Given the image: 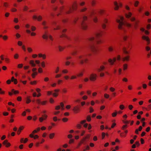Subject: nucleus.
<instances>
[{
	"instance_id": "47",
	"label": "nucleus",
	"mask_w": 151,
	"mask_h": 151,
	"mask_svg": "<svg viewBox=\"0 0 151 151\" xmlns=\"http://www.w3.org/2000/svg\"><path fill=\"white\" fill-rule=\"evenodd\" d=\"M128 107L129 109L130 110H131L133 108V106L131 105H129Z\"/></svg>"
},
{
	"instance_id": "11",
	"label": "nucleus",
	"mask_w": 151,
	"mask_h": 151,
	"mask_svg": "<svg viewBox=\"0 0 151 151\" xmlns=\"http://www.w3.org/2000/svg\"><path fill=\"white\" fill-rule=\"evenodd\" d=\"M73 110L75 113H77L80 111V108L77 106H76L74 107Z\"/></svg>"
},
{
	"instance_id": "4",
	"label": "nucleus",
	"mask_w": 151,
	"mask_h": 151,
	"mask_svg": "<svg viewBox=\"0 0 151 151\" xmlns=\"http://www.w3.org/2000/svg\"><path fill=\"white\" fill-rule=\"evenodd\" d=\"M132 14L131 13L129 12L128 14H127L125 15L127 18L129 19L130 20L134 22V28L136 29L138 25V24L139 21V20L136 19V18L133 17H132Z\"/></svg>"
},
{
	"instance_id": "59",
	"label": "nucleus",
	"mask_w": 151,
	"mask_h": 151,
	"mask_svg": "<svg viewBox=\"0 0 151 151\" xmlns=\"http://www.w3.org/2000/svg\"><path fill=\"white\" fill-rule=\"evenodd\" d=\"M49 79L48 77H45L44 78V81L45 82H47L48 81Z\"/></svg>"
},
{
	"instance_id": "9",
	"label": "nucleus",
	"mask_w": 151,
	"mask_h": 151,
	"mask_svg": "<svg viewBox=\"0 0 151 151\" xmlns=\"http://www.w3.org/2000/svg\"><path fill=\"white\" fill-rule=\"evenodd\" d=\"M142 39L146 40L147 42V44H149L150 43V40L148 37L143 35L142 37Z\"/></svg>"
},
{
	"instance_id": "2",
	"label": "nucleus",
	"mask_w": 151,
	"mask_h": 151,
	"mask_svg": "<svg viewBox=\"0 0 151 151\" xmlns=\"http://www.w3.org/2000/svg\"><path fill=\"white\" fill-rule=\"evenodd\" d=\"M124 18L121 17H120V20L116 19V22L119 23L118 26V28L121 30H123L124 32L125 31L124 27L127 26L129 27H131L132 25L131 24L128 23L126 22L123 21Z\"/></svg>"
},
{
	"instance_id": "3",
	"label": "nucleus",
	"mask_w": 151,
	"mask_h": 151,
	"mask_svg": "<svg viewBox=\"0 0 151 151\" xmlns=\"http://www.w3.org/2000/svg\"><path fill=\"white\" fill-rule=\"evenodd\" d=\"M77 4L76 2L74 3L72 8L70 7H68L66 8H64L63 6L61 7L59 10L60 12H61L63 10H64L66 14H69L73 10H75L77 9Z\"/></svg>"
},
{
	"instance_id": "64",
	"label": "nucleus",
	"mask_w": 151,
	"mask_h": 151,
	"mask_svg": "<svg viewBox=\"0 0 151 151\" xmlns=\"http://www.w3.org/2000/svg\"><path fill=\"white\" fill-rule=\"evenodd\" d=\"M150 129V127H147L146 129V131L147 132H149Z\"/></svg>"
},
{
	"instance_id": "32",
	"label": "nucleus",
	"mask_w": 151,
	"mask_h": 151,
	"mask_svg": "<svg viewBox=\"0 0 151 151\" xmlns=\"http://www.w3.org/2000/svg\"><path fill=\"white\" fill-rule=\"evenodd\" d=\"M18 45L19 46H21L22 45V42L19 41L18 42Z\"/></svg>"
},
{
	"instance_id": "7",
	"label": "nucleus",
	"mask_w": 151,
	"mask_h": 151,
	"mask_svg": "<svg viewBox=\"0 0 151 151\" xmlns=\"http://www.w3.org/2000/svg\"><path fill=\"white\" fill-rule=\"evenodd\" d=\"M66 29H63L62 31L61 32L62 35H60V37H65L68 40H70V37H67L65 35L64 33L66 31Z\"/></svg>"
},
{
	"instance_id": "49",
	"label": "nucleus",
	"mask_w": 151,
	"mask_h": 151,
	"mask_svg": "<svg viewBox=\"0 0 151 151\" xmlns=\"http://www.w3.org/2000/svg\"><path fill=\"white\" fill-rule=\"evenodd\" d=\"M38 71V72L40 73H42V69L41 68H39Z\"/></svg>"
},
{
	"instance_id": "30",
	"label": "nucleus",
	"mask_w": 151,
	"mask_h": 151,
	"mask_svg": "<svg viewBox=\"0 0 151 151\" xmlns=\"http://www.w3.org/2000/svg\"><path fill=\"white\" fill-rule=\"evenodd\" d=\"M148 108H145V109L147 110H149L150 109H151V104H150L148 105Z\"/></svg>"
},
{
	"instance_id": "25",
	"label": "nucleus",
	"mask_w": 151,
	"mask_h": 151,
	"mask_svg": "<svg viewBox=\"0 0 151 151\" xmlns=\"http://www.w3.org/2000/svg\"><path fill=\"white\" fill-rule=\"evenodd\" d=\"M123 70H125L127 68V64H124L123 65Z\"/></svg>"
},
{
	"instance_id": "34",
	"label": "nucleus",
	"mask_w": 151,
	"mask_h": 151,
	"mask_svg": "<svg viewBox=\"0 0 151 151\" xmlns=\"http://www.w3.org/2000/svg\"><path fill=\"white\" fill-rule=\"evenodd\" d=\"M19 57V55L17 54H15L14 56V58L15 59H17Z\"/></svg>"
},
{
	"instance_id": "53",
	"label": "nucleus",
	"mask_w": 151,
	"mask_h": 151,
	"mask_svg": "<svg viewBox=\"0 0 151 151\" xmlns=\"http://www.w3.org/2000/svg\"><path fill=\"white\" fill-rule=\"evenodd\" d=\"M102 27L104 29H105L106 27V25L105 24H103L102 25Z\"/></svg>"
},
{
	"instance_id": "10",
	"label": "nucleus",
	"mask_w": 151,
	"mask_h": 151,
	"mask_svg": "<svg viewBox=\"0 0 151 151\" xmlns=\"http://www.w3.org/2000/svg\"><path fill=\"white\" fill-rule=\"evenodd\" d=\"M116 58H114L113 60L111 59H109L108 60V62L110 63L111 65H113L114 62L116 61Z\"/></svg>"
},
{
	"instance_id": "50",
	"label": "nucleus",
	"mask_w": 151,
	"mask_h": 151,
	"mask_svg": "<svg viewBox=\"0 0 151 151\" xmlns=\"http://www.w3.org/2000/svg\"><path fill=\"white\" fill-rule=\"evenodd\" d=\"M139 2L138 1H135V3L134 4V6H137L138 4H139Z\"/></svg>"
},
{
	"instance_id": "36",
	"label": "nucleus",
	"mask_w": 151,
	"mask_h": 151,
	"mask_svg": "<svg viewBox=\"0 0 151 151\" xmlns=\"http://www.w3.org/2000/svg\"><path fill=\"white\" fill-rule=\"evenodd\" d=\"M98 12H99L100 14H102L104 12V11L102 10H100L98 11Z\"/></svg>"
},
{
	"instance_id": "42",
	"label": "nucleus",
	"mask_w": 151,
	"mask_h": 151,
	"mask_svg": "<svg viewBox=\"0 0 151 151\" xmlns=\"http://www.w3.org/2000/svg\"><path fill=\"white\" fill-rule=\"evenodd\" d=\"M93 109L91 107H90V113H92V112H93Z\"/></svg>"
},
{
	"instance_id": "57",
	"label": "nucleus",
	"mask_w": 151,
	"mask_h": 151,
	"mask_svg": "<svg viewBox=\"0 0 151 151\" xmlns=\"http://www.w3.org/2000/svg\"><path fill=\"white\" fill-rule=\"evenodd\" d=\"M93 20L95 22H96L97 21V17H95L93 19Z\"/></svg>"
},
{
	"instance_id": "15",
	"label": "nucleus",
	"mask_w": 151,
	"mask_h": 151,
	"mask_svg": "<svg viewBox=\"0 0 151 151\" xmlns=\"http://www.w3.org/2000/svg\"><path fill=\"white\" fill-rule=\"evenodd\" d=\"M3 144L6 145V147H9L10 145V144L8 142V141L7 140H4L3 142Z\"/></svg>"
},
{
	"instance_id": "51",
	"label": "nucleus",
	"mask_w": 151,
	"mask_h": 151,
	"mask_svg": "<svg viewBox=\"0 0 151 151\" xmlns=\"http://www.w3.org/2000/svg\"><path fill=\"white\" fill-rule=\"evenodd\" d=\"M77 78V77L76 76H73L71 77V79H76Z\"/></svg>"
},
{
	"instance_id": "44",
	"label": "nucleus",
	"mask_w": 151,
	"mask_h": 151,
	"mask_svg": "<svg viewBox=\"0 0 151 151\" xmlns=\"http://www.w3.org/2000/svg\"><path fill=\"white\" fill-rule=\"evenodd\" d=\"M150 27H151L150 25V24H149L147 25L146 28L147 29H150Z\"/></svg>"
},
{
	"instance_id": "19",
	"label": "nucleus",
	"mask_w": 151,
	"mask_h": 151,
	"mask_svg": "<svg viewBox=\"0 0 151 151\" xmlns=\"http://www.w3.org/2000/svg\"><path fill=\"white\" fill-rule=\"evenodd\" d=\"M24 127L23 126H21L19 128V130L17 131V134H19L21 131L23 129Z\"/></svg>"
},
{
	"instance_id": "41",
	"label": "nucleus",
	"mask_w": 151,
	"mask_h": 151,
	"mask_svg": "<svg viewBox=\"0 0 151 151\" xmlns=\"http://www.w3.org/2000/svg\"><path fill=\"white\" fill-rule=\"evenodd\" d=\"M3 38L4 40H6L8 38V37L6 35L4 36L3 37Z\"/></svg>"
},
{
	"instance_id": "46",
	"label": "nucleus",
	"mask_w": 151,
	"mask_h": 151,
	"mask_svg": "<svg viewBox=\"0 0 151 151\" xmlns=\"http://www.w3.org/2000/svg\"><path fill=\"white\" fill-rule=\"evenodd\" d=\"M115 90V89L113 87H111L110 88V90L111 92H114Z\"/></svg>"
},
{
	"instance_id": "31",
	"label": "nucleus",
	"mask_w": 151,
	"mask_h": 151,
	"mask_svg": "<svg viewBox=\"0 0 151 151\" xmlns=\"http://www.w3.org/2000/svg\"><path fill=\"white\" fill-rule=\"evenodd\" d=\"M128 37V36L127 35H124L123 39L124 40H127Z\"/></svg>"
},
{
	"instance_id": "14",
	"label": "nucleus",
	"mask_w": 151,
	"mask_h": 151,
	"mask_svg": "<svg viewBox=\"0 0 151 151\" xmlns=\"http://www.w3.org/2000/svg\"><path fill=\"white\" fill-rule=\"evenodd\" d=\"M43 117H40L39 119V121L40 122H42L44 119H45L47 117V116L45 114L43 115Z\"/></svg>"
},
{
	"instance_id": "61",
	"label": "nucleus",
	"mask_w": 151,
	"mask_h": 151,
	"mask_svg": "<svg viewBox=\"0 0 151 151\" xmlns=\"http://www.w3.org/2000/svg\"><path fill=\"white\" fill-rule=\"evenodd\" d=\"M37 131L36 130H34L32 132V134H33L34 135V134L35 133H37Z\"/></svg>"
},
{
	"instance_id": "6",
	"label": "nucleus",
	"mask_w": 151,
	"mask_h": 151,
	"mask_svg": "<svg viewBox=\"0 0 151 151\" xmlns=\"http://www.w3.org/2000/svg\"><path fill=\"white\" fill-rule=\"evenodd\" d=\"M87 55L84 54L79 56L78 57V60L81 64H83L84 62L86 63L88 59L86 58Z\"/></svg>"
},
{
	"instance_id": "63",
	"label": "nucleus",
	"mask_w": 151,
	"mask_h": 151,
	"mask_svg": "<svg viewBox=\"0 0 151 151\" xmlns=\"http://www.w3.org/2000/svg\"><path fill=\"white\" fill-rule=\"evenodd\" d=\"M82 98L83 100H85L87 99V97L86 96H84Z\"/></svg>"
},
{
	"instance_id": "20",
	"label": "nucleus",
	"mask_w": 151,
	"mask_h": 151,
	"mask_svg": "<svg viewBox=\"0 0 151 151\" xmlns=\"http://www.w3.org/2000/svg\"><path fill=\"white\" fill-rule=\"evenodd\" d=\"M29 63L32 67L35 66L36 65L34 63V61L32 60H30L29 62Z\"/></svg>"
},
{
	"instance_id": "17",
	"label": "nucleus",
	"mask_w": 151,
	"mask_h": 151,
	"mask_svg": "<svg viewBox=\"0 0 151 151\" xmlns=\"http://www.w3.org/2000/svg\"><path fill=\"white\" fill-rule=\"evenodd\" d=\"M105 67L104 66H101L100 68H97L96 69V70L98 72H99L102 70H104Z\"/></svg>"
},
{
	"instance_id": "26",
	"label": "nucleus",
	"mask_w": 151,
	"mask_h": 151,
	"mask_svg": "<svg viewBox=\"0 0 151 151\" xmlns=\"http://www.w3.org/2000/svg\"><path fill=\"white\" fill-rule=\"evenodd\" d=\"M108 50L110 52H111L114 50V49L113 47L110 46L108 47Z\"/></svg>"
},
{
	"instance_id": "24",
	"label": "nucleus",
	"mask_w": 151,
	"mask_h": 151,
	"mask_svg": "<svg viewBox=\"0 0 151 151\" xmlns=\"http://www.w3.org/2000/svg\"><path fill=\"white\" fill-rule=\"evenodd\" d=\"M48 37V36L47 35L46 33L44 35L42 36V37L44 39H47Z\"/></svg>"
},
{
	"instance_id": "13",
	"label": "nucleus",
	"mask_w": 151,
	"mask_h": 151,
	"mask_svg": "<svg viewBox=\"0 0 151 151\" xmlns=\"http://www.w3.org/2000/svg\"><path fill=\"white\" fill-rule=\"evenodd\" d=\"M129 55H127L123 57L122 59L123 61H127L129 60Z\"/></svg>"
},
{
	"instance_id": "35",
	"label": "nucleus",
	"mask_w": 151,
	"mask_h": 151,
	"mask_svg": "<svg viewBox=\"0 0 151 151\" xmlns=\"http://www.w3.org/2000/svg\"><path fill=\"white\" fill-rule=\"evenodd\" d=\"M31 101V100L29 98H27L26 99V103H29Z\"/></svg>"
},
{
	"instance_id": "62",
	"label": "nucleus",
	"mask_w": 151,
	"mask_h": 151,
	"mask_svg": "<svg viewBox=\"0 0 151 151\" xmlns=\"http://www.w3.org/2000/svg\"><path fill=\"white\" fill-rule=\"evenodd\" d=\"M53 120L54 121H56L58 120V119L56 116H55L53 118Z\"/></svg>"
},
{
	"instance_id": "21",
	"label": "nucleus",
	"mask_w": 151,
	"mask_h": 151,
	"mask_svg": "<svg viewBox=\"0 0 151 151\" xmlns=\"http://www.w3.org/2000/svg\"><path fill=\"white\" fill-rule=\"evenodd\" d=\"M87 9V8H86V7H83L82 8L80 12H85L86 11Z\"/></svg>"
},
{
	"instance_id": "18",
	"label": "nucleus",
	"mask_w": 151,
	"mask_h": 151,
	"mask_svg": "<svg viewBox=\"0 0 151 151\" xmlns=\"http://www.w3.org/2000/svg\"><path fill=\"white\" fill-rule=\"evenodd\" d=\"M29 137L31 138H34L35 139L39 138V136L37 135H35V136H34L33 134H30L29 135Z\"/></svg>"
},
{
	"instance_id": "56",
	"label": "nucleus",
	"mask_w": 151,
	"mask_h": 151,
	"mask_svg": "<svg viewBox=\"0 0 151 151\" xmlns=\"http://www.w3.org/2000/svg\"><path fill=\"white\" fill-rule=\"evenodd\" d=\"M36 29V28L34 27V26H32V28H31V30L32 31H34Z\"/></svg>"
},
{
	"instance_id": "29",
	"label": "nucleus",
	"mask_w": 151,
	"mask_h": 151,
	"mask_svg": "<svg viewBox=\"0 0 151 151\" xmlns=\"http://www.w3.org/2000/svg\"><path fill=\"white\" fill-rule=\"evenodd\" d=\"M58 48H59V50L60 51H62L64 49V48L63 47H62L60 46H58Z\"/></svg>"
},
{
	"instance_id": "54",
	"label": "nucleus",
	"mask_w": 151,
	"mask_h": 151,
	"mask_svg": "<svg viewBox=\"0 0 151 151\" xmlns=\"http://www.w3.org/2000/svg\"><path fill=\"white\" fill-rule=\"evenodd\" d=\"M23 65L22 64H19L18 65V68H21L22 67Z\"/></svg>"
},
{
	"instance_id": "43",
	"label": "nucleus",
	"mask_w": 151,
	"mask_h": 151,
	"mask_svg": "<svg viewBox=\"0 0 151 151\" xmlns=\"http://www.w3.org/2000/svg\"><path fill=\"white\" fill-rule=\"evenodd\" d=\"M117 112H114L112 114V116L113 117H115V116H116V114H117Z\"/></svg>"
},
{
	"instance_id": "55",
	"label": "nucleus",
	"mask_w": 151,
	"mask_h": 151,
	"mask_svg": "<svg viewBox=\"0 0 151 151\" xmlns=\"http://www.w3.org/2000/svg\"><path fill=\"white\" fill-rule=\"evenodd\" d=\"M16 36L17 38H19L20 37L21 35L18 33H17L16 34Z\"/></svg>"
},
{
	"instance_id": "60",
	"label": "nucleus",
	"mask_w": 151,
	"mask_h": 151,
	"mask_svg": "<svg viewBox=\"0 0 151 151\" xmlns=\"http://www.w3.org/2000/svg\"><path fill=\"white\" fill-rule=\"evenodd\" d=\"M60 109V106H57L55 107V109L56 110H58Z\"/></svg>"
},
{
	"instance_id": "27",
	"label": "nucleus",
	"mask_w": 151,
	"mask_h": 151,
	"mask_svg": "<svg viewBox=\"0 0 151 151\" xmlns=\"http://www.w3.org/2000/svg\"><path fill=\"white\" fill-rule=\"evenodd\" d=\"M42 19V17L41 16H39L37 17V19L38 21H40Z\"/></svg>"
},
{
	"instance_id": "28",
	"label": "nucleus",
	"mask_w": 151,
	"mask_h": 151,
	"mask_svg": "<svg viewBox=\"0 0 151 151\" xmlns=\"http://www.w3.org/2000/svg\"><path fill=\"white\" fill-rule=\"evenodd\" d=\"M37 72H34L32 74V76L33 78H35V76L37 74Z\"/></svg>"
},
{
	"instance_id": "8",
	"label": "nucleus",
	"mask_w": 151,
	"mask_h": 151,
	"mask_svg": "<svg viewBox=\"0 0 151 151\" xmlns=\"http://www.w3.org/2000/svg\"><path fill=\"white\" fill-rule=\"evenodd\" d=\"M97 75L96 74L92 73L90 75V80L92 81H94L96 79Z\"/></svg>"
},
{
	"instance_id": "52",
	"label": "nucleus",
	"mask_w": 151,
	"mask_h": 151,
	"mask_svg": "<svg viewBox=\"0 0 151 151\" xmlns=\"http://www.w3.org/2000/svg\"><path fill=\"white\" fill-rule=\"evenodd\" d=\"M28 9V7L27 6H25L24 8V11H27Z\"/></svg>"
},
{
	"instance_id": "39",
	"label": "nucleus",
	"mask_w": 151,
	"mask_h": 151,
	"mask_svg": "<svg viewBox=\"0 0 151 151\" xmlns=\"http://www.w3.org/2000/svg\"><path fill=\"white\" fill-rule=\"evenodd\" d=\"M27 50L29 52H31L32 51V49L29 47L27 48Z\"/></svg>"
},
{
	"instance_id": "58",
	"label": "nucleus",
	"mask_w": 151,
	"mask_h": 151,
	"mask_svg": "<svg viewBox=\"0 0 151 151\" xmlns=\"http://www.w3.org/2000/svg\"><path fill=\"white\" fill-rule=\"evenodd\" d=\"M62 72L63 73H66L68 72V71L66 70H63Z\"/></svg>"
},
{
	"instance_id": "48",
	"label": "nucleus",
	"mask_w": 151,
	"mask_h": 151,
	"mask_svg": "<svg viewBox=\"0 0 151 151\" xmlns=\"http://www.w3.org/2000/svg\"><path fill=\"white\" fill-rule=\"evenodd\" d=\"M62 120L64 122H66L68 121V119L67 118H64Z\"/></svg>"
},
{
	"instance_id": "12",
	"label": "nucleus",
	"mask_w": 151,
	"mask_h": 151,
	"mask_svg": "<svg viewBox=\"0 0 151 151\" xmlns=\"http://www.w3.org/2000/svg\"><path fill=\"white\" fill-rule=\"evenodd\" d=\"M114 5L115 6V7L114 8V9L115 10H117L118 9L119 6H122V4L121 3H120L119 4V5L115 1L114 2Z\"/></svg>"
},
{
	"instance_id": "40",
	"label": "nucleus",
	"mask_w": 151,
	"mask_h": 151,
	"mask_svg": "<svg viewBox=\"0 0 151 151\" xmlns=\"http://www.w3.org/2000/svg\"><path fill=\"white\" fill-rule=\"evenodd\" d=\"M85 4V2L84 1H82L80 3V5L81 6H83Z\"/></svg>"
},
{
	"instance_id": "33",
	"label": "nucleus",
	"mask_w": 151,
	"mask_h": 151,
	"mask_svg": "<svg viewBox=\"0 0 151 151\" xmlns=\"http://www.w3.org/2000/svg\"><path fill=\"white\" fill-rule=\"evenodd\" d=\"M91 117L90 116H88L87 118V120L88 122H90L91 120Z\"/></svg>"
},
{
	"instance_id": "22",
	"label": "nucleus",
	"mask_w": 151,
	"mask_h": 151,
	"mask_svg": "<svg viewBox=\"0 0 151 151\" xmlns=\"http://www.w3.org/2000/svg\"><path fill=\"white\" fill-rule=\"evenodd\" d=\"M53 25H55L56 27V28H54V29L55 30H56V29H60V27L58 25H56V23L55 22H54L53 24Z\"/></svg>"
},
{
	"instance_id": "38",
	"label": "nucleus",
	"mask_w": 151,
	"mask_h": 151,
	"mask_svg": "<svg viewBox=\"0 0 151 151\" xmlns=\"http://www.w3.org/2000/svg\"><path fill=\"white\" fill-rule=\"evenodd\" d=\"M104 96L106 98L108 99L109 97V95L105 93L104 95Z\"/></svg>"
},
{
	"instance_id": "45",
	"label": "nucleus",
	"mask_w": 151,
	"mask_h": 151,
	"mask_svg": "<svg viewBox=\"0 0 151 151\" xmlns=\"http://www.w3.org/2000/svg\"><path fill=\"white\" fill-rule=\"evenodd\" d=\"M90 147L88 146H87L86 147V148L85 149L83 150V151H86V150H89V149Z\"/></svg>"
},
{
	"instance_id": "37",
	"label": "nucleus",
	"mask_w": 151,
	"mask_h": 151,
	"mask_svg": "<svg viewBox=\"0 0 151 151\" xmlns=\"http://www.w3.org/2000/svg\"><path fill=\"white\" fill-rule=\"evenodd\" d=\"M119 108L121 110H123L124 108V106L123 105H121L119 106Z\"/></svg>"
},
{
	"instance_id": "5",
	"label": "nucleus",
	"mask_w": 151,
	"mask_h": 151,
	"mask_svg": "<svg viewBox=\"0 0 151 151\" xmlns=\"http://www.w3.org/2000/svg\"><path fill=\"white\" fill-rule=\"evenodd\" d=\"M87 19V17L85 15H83L81 18V27L83 29H86L87 27V23L85 22Z\"/></svg>"
},
{
	"instance_id": "23",
	"label": "nucleus",
	"mask_w": 151,
	"mask_h": 151,
	"mask_svg": "<svg viewBox=\"0 0 151 151\" xmlns=\"http://www.w3.org/2000/svg\"><path fill=\"white\" fill-rule=\"evenodd\" d=\"M54 135H55L54 133H51L50 134L49 138L51 139H52L53 138Z\"/></svg>"
},
{
	"instance_id": "16",
	"label": "nucleus",
	"mask_w": 151,
	"mask_h": 151,
	"mask_svg": "<svg viewBox=\"0 0 151 151\" xmlns=\"http://www.w3.org/2000/svg\"><path fill=\"white\" fill-rule=\"evenodd\" d=\"M124 53L126 55L128 54L129 53V52L127 51L126 47H124L122 49Z\"/></svg>"
},
{
	"instance_id": "1",
	"label": "nucleus",
	"mask_w": 151,
	"mask_h": 151,
	"mask_svg": "<svg viewBox=\"0 0 151 151\" xmlns=\"http://www.w3.org/2000/svg\"><path fill=\"white\" fill-rule=\"evenodd\" d=\"M101 35V32L96 33L95 34V37L91 36L89 37L87 40V42L89 44V47L94 54H96L98 50L95 44H99L101 42V41L99 38Z\"/></svg>"
}]
</instances>
